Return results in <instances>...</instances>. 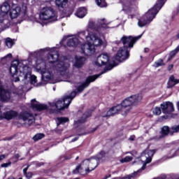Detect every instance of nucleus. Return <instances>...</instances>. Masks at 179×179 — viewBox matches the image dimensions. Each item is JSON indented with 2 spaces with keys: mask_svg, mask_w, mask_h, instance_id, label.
Returning <instances> with one entry per match:
<instances>
[{
  "mask_svg": "<svg viewBox=\"0 0 179 179\" xmlns=\"http://www.w3.org/2000/svg\"><path fill=\"white\" fill-rule=\"evenodd\" d=\"M134 158L132 157L127 156L124 158L120 160V163H128L132 162Z\"/></svg>",
  "mask_w": 179,
  "mask_h": 179,
  "instance_id": "c9c22d12",
  "label": "nucleus"
},
{
  "mask_svg": "<svg viewBox=\"0 0 179 179\" xmlns=\"http://www.w3.org/2000/svg\"><path fill=\"white\" fill-rule=\"evenodd\" d=\"M10 164H12V162L4 163L1 165V167L7 168V167H9V166H10Z\"/></svg>",
  "mask_w": 179,
  "mask_h": 179,
  "instance_id": "a19ab883",
  "label": "nucleus"
},
{
  "mask_svg": "<svg viewBox=\"0 0 179 179\" xmlns=\"http://www.w3.org/2000/svg\"><path fill=\"white\" fill-rule=\"evenodd\" d=\"M76 96V91L72 92L70 95L64 96L62 99L55 100L52 103H49V108L53 111H59L61 110H65L69 107V104L72 103V100L75 99Z\"/></svg>",
  "mask_w": 179,
  "mask_h": 179,
  "instance_id": "423d86ee",
  "label": "nucleus"
},
{
  "mask_svg": "<svg viewBox=\"0 0 179 179\" xmlns=\"http://www.w3.org/2000/svg\"><path fill=\"white\" fill-rule=\"evenodd\" d=\"M2 115H1V110H0V117Z\"/></svg>",
  "mask_w": 179,
  "mask_h": 179,
  "instance_id": "6e6d98bb",
  "label": "nucleus"
},
{
  "mask_svg": "<svg viewBox=\"0 0 179 179\" xmlns=\"http://www.w3.org/2000/svg\"><path fill=\"white\" fill-rule=\"evenodd\" d=\"M19 120H23L27 125H31L34 122V116L27 112H22L18 116Z\"/></svg>",
  "mask_w": 179,
  "mask_h": 179,
  "instance_id": "2eb2a0df",
  "label": "nucleus"
},
{
  "mask_svg": "<svg viewBox=\"0 0 179 179\" xmlns=\"http://www.w3.org/2000/svg\"><path fill=\"white\" fill-rule=\"evenodd\" d=\"M113 68H114V66L113 65H110L108 67H106V71H111V69H113Z\"/></svg>",
  "mask_w": 179,
  "mask_h": 179,
  "instance_id": "79ce46f5",
  "label": "nucleus"
},
{
  "mask_svg": "<svg viewBox=\"0 0 179 179\" xmlns=\"http://www.w3.org/2000/svg\"><path fill=\"white\" fill-rule=\"evenodd\" d=\"M79 43V39L74 36L71 38H69L67 41V45L69 47H76V45Z\"/></svg>",
  "mask_w": 179,
  "mask_h": 179,
  "instance_id": "393cba45",
  "label": "nucleus"
},
{
  "mask_svg": "<svg viewBox=\"0 0 179 179\" xmlns=\"http://www.w3.org/2000/svg\"><path fill=\"white\" fill-rule=\"evenodd\" d=\"M4 58H12V54L7 55Z\"/></svg>",
  "mask_w": 179,
  "mask_h": 179,
  "instance_id": "de8ad7c7",
  "label": "nucleus"
},
{
  "mask_svg": "<svg viewBox=\"0 0 179 179\" xmlns=\"http://www.w3.org/2000/svg\"><path fill=\"white\" fill-rule=\"evenodd\" d=\"M15 159H19V157H20V155H19V154H16L15 155Z\"/></svg>",
  "mask_w": 179,
  "mask_h": 179,
  "instance_id": "8fccbe9b",
  "label": "nucleus"
},
{
  "mask_svg": "<svg viewBox=\"0 0 179 179\" xmlns=\"http://www.w3.org/2000/svg\"><path fill=\"white\" fill-rule=\"evenodd\" d=\"M142 37V35H139L137 37L129 36H123L121 38V41L122 44L124 45V47H127V48H132L134 47V44L136 43L137 40H139Z\"/></svg>",
  "mask_w": 179,
  "mask_h": 179,
  "instance_id": "f8f14e48",
  "label": "nucleus"
},
{
  "mask_svg": "<svg viewBox=\"0 0 179 179\" xmlns=\"http://www.w3.org/2000/svg\"><path fill=\"white\" fill-rule=\"evenodd\" d=\"M31 106L33 110H38L39 111H41V110H47L48 108L47 105L40 103V102L37 101L36 99L31 100Z\"/></svg>",
  "mask_w": 179,
  "mask_h": 179,
  "instance_id": "6ab92c4d",
  "label": "nucleus"
},
{
  "mask_svg": "<svg viewBox=\"0 0 179 179\" xmlns=\"http://www.w3.org/2000/svg\"><path fill=\"white\" fill-rule=\"evenodd\" d=\"M5 157H6L5 155H0V162H2V160H3V159H5Z\"/></svg>",
  "mask_w": 179,
  "mask_h": 179,
  "instance_id": "49530a36",
  "label": "nucleus"
},
{
  "mask_svg": "<svg viewBox=\"0 0 179 179\" xmlns=\"http://www.w3.org/2000/svg\"><path fill=\"white\" fill-rule=\"evenodd\" d=\"M9 10H10V4L8 2H4L0 6V30L8 29V27L10 25L9 20L6 19Z\"/></svg>",
  "mask_w": 179,
  "mask_h": 179,
  "instance_id": "6e6552de",
  "label": "nucleus"
},
{
  "mask_svg": "<svg viewBox=\"0 0 179 179\" xmlns=\"http://www.w3.org/2000/svg\"><path fill=\"white\" fill-rule=\"evenodd\" d=\"M18 179H23V178H18Z\"/></svg>",
  "mask_w": 179,
  "mask_h": 179,
  "instance_id": "13d9d810",
  "label": "nucleus"
},
{
  "mask_svg": "<svg viewBox=\"0 0 179 179\" xmlns=\"http://www.w3.org/2000/svg\"><path fill=\"white\" fill-rule=\"evenodd\" d=\"M78 159H79V157H76V160H78Z\"/></svg>",
  "mask_w": 179,
  "mask_h": 179,
  "instance_id": "4d7b16f0",
  "label": "nucleus"
},
{
  "mask_svg": "<svg viewBox=\"0 0 179 179\" xmlns=\"http://www.w3.org/2000/svg\"><path fill=\"white\" fill-rule=\"evenodd\" d=\"M3 115L6 120H12V118H15V117H17V113L16 111L10 110L6 112Z\"/></svg>",
  "mask_w": 179,
  "mask_h": 179,
  "instance_id": "b1692460",
  "label": "nucleus"
},
{
  "mask_svg": "<svg viewBox=\"0 0 179 179\" xmlns=\"http://www.w3.org/2000/svg\"><path fill=\"white\" fill-rule=\"evenodd\" d=\"M164 66V62H163V59H158L154 64L155 68H159V66Z\"/></svg>",
  "mask_w": 179,
  "mask_h": 179,
  "instance_id": "f704fd0d",
  "label": "nucleus"
},
{
  "mask_svg": "<svg viewBox=\"0 0 179 179\" xmlns=\"http://www.w3.org/2000/svg\"><path fill=\"white\" fill-rule=\"evenodd\" d=\"M129 141H135V136H131L129 138Z\"/></svg>",
  "mask_w": 179,
  "mask_h": 179,
  "instance_id": "37998d69",
  "label": "nucleus"
},
{
  "mask_svg": "<svg viewBox=\"0 0 179 179\" xmlns=\"http://www.w3.org/2000/svg\"><path fill=\"white\" fill-rule=\"evenodd\" d=\"M178 179H179V178H178Z\"/></svg>",
  "mask_w": 179,
  "mask_h": 179,
  "instance_id": "680f3d73",
  "label": "nucleus"
},
{
  "mask_svg": "<svg viewBox=\"0 0 179 179\" xmlns=\"http://www.w3.org/2000/svg\"><path fill=\"white\" fill-rule=\"evenodd\" d=\"M170 134V128L168 126H164L162 128V136H166Z\"/></svg>",
  "mask_w": 179,
  "mask_h": 179,
  "instance_id": "7c9ffc66",
  "label": "nucleus"
},
{
  "mask_svg": "<svg viewBox=\"0 0 179 179\" xmlns=\"http://www.w3.org/2000/svg\"><path fill=\"white\" fill-rule=\"evenodd\" d=\"M24 15H26V10L24 11Z\"/></svg>",
  "mask_w": 179,
  "mask_h": 179,
  "instance_id": "5fc2aeb1",
  "label": "nucleus"
},
{
  "mask_svg": "<svg viewBox=\"0 0 179 179\" xmlns=\"http://www.w3.org/2000/svg\"><path fill=\"white\" fill-rule=\"evenodd\" d=\"M111 177V175H109L108 176H106L103 179H108V178Z\"/></svg>",
  "mask_w": 179,
  "mask_h": 179,
  "instance_id": "864d4df0",
  "label": "nucleus"
},
{
  "mask_svg": "<svg viewBox=\"0 0 179 179\" xmlns=\"http://www.w3.org/2000/svg\"><path fill=\"white\" fill-rule=\"evenodd\" d=\"M177 83H179V80L174 78V76H171L168 82V87H173V86H176Z\"/></svg>",
  "mask_w": 179,
  "mask_h": 179,
  "instance_id": "a878e982",
  "label": "nucleus"
},
{
  "mask_svg": "<svg viewBox=\"0 0 179 179\" xmlns=\"http://www.w3.org/2000/svg\"><path fill=\"white\" fill-rule=\"evenodd\" d=\"M82 36H85V32H81L80 34V37H82Z\"/></svg>",
  "mask_w": 179,
  "mask_h": 179,
  "instance_id": "603ef678",
  "label": "nucleus"
},
{
  "mask_svg": "<svg viewBox=\"0 0 179 179\" xmlns=\"http://www.w3.org/2000/svg\"><path fill=\"white\" fill-rule=\"evenodd\" d=\"M142 100V96L141 95H132L127 99H125L121 103V105H117L113 106L109 110L106 112H102L101 116L103 117H111L115 114H118L120 111H124L127 113L125 108L127 107H131V106H136Z\"/></svg>",
  "mask_w": 179,
  "mask_h": 179,
  "instance_id": "7ed1b4c3",
  "label": "nucleus"
},
{
  "mask_svg": "<svg viewBox=\"0 0 179 179\" xmlns=\"http://www.w3.org/2000/svg\"><path fill=\"white\" fill-rule=\"evenodd\" d=\"M179 51V46H178L175 50H172L169 55H170V59H169V61H170L171 59V58H173V57H174L175 55H176V54Z\"/></svg>",
  "mask_w": 179,
  "mask_h": 179,
  "instance_id": "e433bc0d",
  "label": "nucleus"
},
{
  "mask_svg": "<svg viewBox=\"0 0 179 179\" xmlns=\"http://www.w3.org/2000/svg\"><path fill=\"white\" fill-rule=\"evenodd\" d=\"M134 2L135 0H124L123 2V10H129V8L134 5Z\"/></svg>",
  "mask_w": 179,
  "mask_h": 179,
  "instance_id": "5701e85b",
  "label": "nucleus"
},
{
  "mask_svg": "<svg viewBox=\"0 0 179 179\" xmlns=\"http://www.w3.org/2000/svg\"><path fill=\"white\" fill-rule=\"evenodd\" d=\"M96 131V129H94V131Z\"/></svg>",
  "mask_w": 179,
  "mask_h": 179,
  "instance_id": "bf43d9fd",
  "label": "nucleus"
},
{
  "mask_svg": "<svg viewBox=\"0 0 179 179\" xmlns=\"http://www.w3.org/2000/svg\"><path fill=\"white\" fill-rule=\"evenodd\" d=\"M76 141H78V137L74 138L71 142H76Z\"/></svg>",
  "mask_w": 179,
  "mask_h": 179,
  "instance_id": "3c124183",
  "label": "nucleus"
},
{
  "mask_svg": "<svg viewBox=\"0 0 179 179\" xmlns=\"http://www.w3.org/2000/svg\"><path fill=\"white\" fill-rule=\"evenodd\" d=\"M28 169H29V166H27V168H24L23 169V173H24V175L27 173V170Z\"/></svg>",
  "mask_w": 179,
  "mask_h": 179,
  "instance_id": "c03bdc74",
  "label": "nucleus"
},
{
  "mask_svg": "<svg viewBox=\"0 0 179 179\" xmlns=\"http://www.w3.org/2000/svg\"><path fill=\"white\" fill-rule=\"evenodd\" d=\"M177 132H179V124L177 126H173L170 129V134L173 135L174 134H176Z\"/></svg>",
  "mask_w": 179,
  "mask_h": 179,
  "instance_id": "72a5a7b5",
  "label": "nucleus"
},
{
  "mask_svg": "<svg viewBox=\"0 0 179 179\" xmlns=\"http://www.w3.org/2000/svg\"><path fill=\"white\" fill-rule=\"evenodd\" d=\"M99 23L97 31L101 34H104V33H106V30L108 29V24H110V22H107L106 19H102L99 20Z\"/></svg>",
  "mask_w": 179,
  "mask_h": 179,
  "instance_id": "a211bd4d",
  "label": "nucleus"
},
{
  "mask_svg": "<svg viewBox=\"0 0 179 179\" xmlns=\"http://www.w3.org/2000/svg\"><path fill=\"white\" fill-rule=\"evenodd\" d=\"M92 116L91 112H85L81 117H80L78 121L75 122V124H84L86 122V120L89 118V117Z\"/></svg>",
  "mask_w": 179,
  "mask_h": 179,
  "instance_id": "4be33fe9",
  "label": "nucleus"
},
{
  "mask_svg": "<svg viewBox=\"0 0 179 179\" xmlns=\"http://www.w3.org/2000/svg\"><path fill=\"white\" fill-rule=\"evenodd\" d=\"M76 179H79V178H76Z\"/></svg>",
  "mask_w": 179,
  "mask_h": 179,
  "instance_id": "052dcab7",
  "label": "nucleus"
},
{
  "mask_svg": "<svg viewBox=\"0 0 179 179\" xmlns=\"http://www.w3.org/2000/svg\"><path fill=\"white\" fill-rule=\"evenodd\" d=\"M76 15L78 17H80V19H82L87 15V10L85 7L79 8L77 10V12L76 13Z\"/></svg>",
  "mask_w": 179,
  "mask_h": 179,
  "instance_id": "412c9836",
  "label": "nucleus"
},
{
  "mask_svg": "<svg viewBox=\"0 0 179 179\" xmlns=\"http://www.w3.org/2000/svg\"><path fill=\"white\" fill-rule=\"evenodd\" d=\"M68 121H69V119H68V117H57V125L58 127L59 125H61V124H65V122H68Z\"/></svg>",
  "mask_w": 179,
  "mask_h": 179,
  "instance_id": "c756f323",
  "label": "nucleus"
},
{
  "mask_svg": "<svg viewBox=\"0 0 179 179\" xmlns=\"http://www.w3.org/2000/svg\"><path fill=\"white\" fill-rule=\"evenodd\" d=\"M87 43L81 46V52L85 55H92L94 54V47H99L103 44V41L97 34H92L85 37Z\"/></svg>",
  "mask_w": 179,
  "mask_h": 179,
  "instance_id": "20e7f679",
  "label": "nucleus"
},
{
  "mask_svg": "<svg viewBox=\"0 0 179 179\" xmlns=\"http://www.w3.org/2000/svg\"><path fill=\"white\" fill-rule=\"evenodd\" d=\"M109 59L108 55L103 53L97 57L94 64L96 66H104V65H107Z\"/></svg>",
  "mask_w": 179,
  "mask_h": 179,
  "instance_id": "dca6fc26",
  "label": "nucleus"
},
{
  "mask_svg": "<svg viewBox=\"0 0 179 179\" xmlns=\"http://www.w3.org/2000/svg\"><path fill=\"white\" fill-rule=\"evenodd\" d=\"M45 50L47 51L50 50L46 61L42 59H38L36 61L37 69L41 71L42 75V82L54 83L52 80L55 79L56 74L69 78L68 76L69 66H71L69 60L65 58L59 59V54L55 49L46 48Z\"/></svg>",
  "mask_w": 179,
  "mask_h": 179,
  "instance_id": "f257e3e1",
  "label": "nucleus"
},
{
  "mask_svg": "<svg viewBox=\"0 0 179 179\" xmlns=\"http://www.w3.org/2000/svg\"><path fill=\"white\" fill-rule=\"evenodd\" d=\"M115 58L116 61H118L119 62H122V61L128 59V58H129V50H128V46L120 48L118 50Z\"/></svg>",
  "mask_w": 179,
  "mask_h": 179,
  "instance_id": "9b49d317",
  "label": "nucleus"
},
{
  "mask_svg": "<svg viewBox=\"0 0 179 179\" xmlns=\"http://www.w3.org/2000/svg\"><path fill=\"white\" fill-rule=\"evenodd\" d=\"M144 52H149V48H145L144 49Z\"/></svg>",
  "mask_w": 179,
  "mask_h": 179,
  "instance_id": "09e8293b",
  "label": "nucleus"
},
{
  "mask_svg": "<svg viewBox=\"0 0 179 179\" xmlns=\"http://www.w3.org/2000/svg\"><path fill=\"white\" fill-rule=\"evenodd\" d=\"M164 2H166L164 0H159L155 6L149 10L143 18L138 20V24L139 27H143L144 26H146V24H148V23H150V22L155 19V16L159 13V10L162 9L163 5H164Z\"/></svg>",
  "mask_w": 179,
  "mask_h": 179,
  "instance_id": "39448f33",
  "label": "nucleus"
},
{
  "mask_svg": "<svg viewBox=\"0 0 179 179\" xmlns=\"http://www.w3.org/2000/svg\"><path fill=\"white\" fill-rule=\"evenodd\" d=\"M161 108L164 114H171L174 111V105L170 101L164 102L161 104Z\"/></svg>",
  "mask_w": 179,
  "mask_h": 179,
  "instance_id": "f3484780",
  "label": "nucleus"
},
{
  "mask_svg": "<svg viewBox=\"0 0 179 179\" xmlns=\"http://www.w3.org/2000/svg\"><path fill=\"white\" fill-rule=\"evenodd\" d=\"M141 171V170H138L131 174L127 175L124 177H117V178H115V179H134L135 178V177H136V176H138V173H139Z\"/></svg>",
  "mask_w": 179,
  "mask_h": 179,
  "instance_id": "bb28decb",
  "label": "nucleus"
},
{
  "mask_svg": "<svg viewBox=\"0 0 179 179\" xmlns=\"http://www.w3.org/2000/svg\"><path fill=\"white\" fill-rule=\"evenodd\" d=\"M15 2L16 0H13L11 3V8H10V16L11 19H16L22 13V8Z\"/></svg>",
  "mask_w": 179,
  "mask_h": 179,
  "instance_id": "ddd939ff",
  "label": "nucleus"
},
{
  "mask_svg": "<svg viewBox=\"0 0 179 179\" xmlns=\"http://www.w3.org/2000/svg\"><path fill=\"white\" fill-rule=\"evenodd\" d=\"M41 20H48V22H57V13L51 7H44L41 9L39 15Z\"/></svg>",
  "mask_w": 179,
  "mask_h": 179,
  "instance_id": "1a4fd4ad",
  "label": "nucleus"
},
{
  "mask_svg": "<svg viewBox=\"0 0 179 179\" xmlns=\"http://www.w3.org/2000/svg\"><path fill=\"white\" fill-rule=\"evenodd\" d=\"M26 61L20 62L15 60L11 63L10 73H11L12 81L19 82L20 80H30L31 85L34 86H43V83L37 84V77L31 75V69L24 64Z\"/></svg>",
  "mask_w": 179,
  "mask_h": 179,
  "instance_id": "f03ea898",
  "label": "nucleus"
},
{
  "mask_svg": "<svg viewBox=\"0 0 179 179\" xmlns=\"http://www.w3.org/2000/svg\"><path fill=\"white\" fill-rule=\"evenodd\" d=\"M26 178L27 179H31V177H33V173L31 172H28L27 173L24 174Z\"/></svg>",
  "mask_w": 179,
  "mask_h": 179,
  "instance_id": "ea45409f",
  "label": "nucleus"
},
{
  "mask_svg": "<svg viewBox=\"0 0 179 179\" xmlns=\"http://www.w3.org/2000/svg\"><path fill=\"white\" fill-rule=\"evenodd\" d=\"M96 4L100 8H106L107 6V3H106V0H95Z\"/></svg>",
  "mask_w": 179,
  "mask_h": 179,
  "instance_id": "2f4dec72",
  "label": "nucleus"
},
{
  "mask_svg": "<svg viewBox=\"0 0 179 179\" xmlns=\"http://www.w3.org/2000/svg\"><path fill=\"white\" fill-rule=\"evenodd\" d=\"M5 45L8 48H12L13 45H15V39H12L10 38H6L5 39Z\"/></svg>",
  "mask_w": 179,
  "mask_h": 179,
  "instance_id": "cd10ccee",
  "label": "nucleus"
},
{
  "mask_svg": "<svg viewBox=\"0 0 179 179\" xmlns=\"http://www.w3.org/2000/svg\"><path fill=\"white\" fill-rule=\"evenodd\" d=\"M100 76H101V74H96L94 76H89L86 79V81L77 88L78 92H79V93H82V91L85 90V89H86V87L90 85L91 82H94L95 79H97V78H99Z\"/></svg>",
  "mask_w": 179,
  "mask_h": 179,
  "instance_id": "4468645a",
  "label": "nucleus"
},
{
  "mask_svg": "<svg viewBox=\"0 0 179 179\" xmlns=\"http://www.w3.org/2000/svg\"><path fill=\"white\" fill-rule=\"evenodd\" d=\"M152 113L155 115H160L162 114V110L159 107H155L152 109Z\"/></svg>",
  "mask_w": 179,
  "mask_h": 179,
  "instance_id": "4c0bfd02",
  "label": "nucleus"
},
{
  "mask_svg": "<svg viewBox=\"0 0 179 179\" xmlns=\"http://www.w3.org/2000/svg\"><path fill=\"white\" fill-rule=\"evenodd\" d=\"M68 3V0H55V5L57 8H64Z\"/></svg>",
  "mask_w": 179,
  "mask_h": 179,
  "instance_id": "c85d7f7f",
  "label": "nucleus"
},
{
  "mask_svg": "<svg viewBox=\"0 0 179 179\" xmlns=\"http://www.w3.org/2000/svg\"><path fill=\"white\" fill-rule=\"evenodd\" d=\"M96 167H97V160L96 159L90 158L85 159L73 171V174L86 176V174H89V173L93 171Z\"/></svg>",
  "mask_w": 179,
  "mask_h": 179,
  "instance_id": "0eeeda50",
  "label": "nucleus"
},
{
  "mask_svg": "<svg viewBox=\"0 0 179 179\" xmlns=\"http://www.w3.org/2000/svg\"><path fill=\"white\" fill-rule=\"evenodd\" d=\"M156 153V150L147 149L141 153V162H143V165L141 167V170L146 169V164H149L152 162V158Z\"/></svg>",
  "mask_w": 179,
  "mask_h": 179,
  "instance_id": "9d476101",
  "label": "nucleus"
},
{
  "mask_svg": "<svg viewBox=\"0 0 179 179\" xmlns=\"http://www.w3.org/2000/svg\"><path fill=\"white\" fill-rule=\"evenodd\" d=\"M85 62H86L85 57H80V56H76L73 66L76 68H82V66L85 65Z\"/></svg>",
  "mask_w": 179,
  "mask_h": 179,
  "instance_id": "aec40b11",
  "label": "nucleus"
},
{
  "mask_svg": "<svg viewBox=\"0 0 179 179\" xmlns=\"http://www.w3.org/2000/svg\"><path fill=\"white\" fill-rule=\"evenodd\" d=\"M45 135L44 134H36L33 138V141H34L35 142H37V141H40L41 139H43V138H44Z\"/></svg>",
  "mask_w": 179,
  "mask_h": 179,
  "instance_id": "473e14b6",
  "label": "nucleus"
},
{
  "mask_svg": "<svg viewBox=\"0 0 179 179\" xmlns=\"http://www.w3.org/2000/svg\"><path fill=\"white\" fill-rule=\"evenodd\" d=\"M173 68H174V65H173V64L169 65L168 66V71L173 69Z\"/></svg>",
  "mask_w": 179,
  "mask_h": 179,
  "instance_id": "a18cd8bd",
  "label": "nucleus"
},
{
  "mask_svg": "<svg viewBox=\"0 0 179 179\" xmlns=\"http://www.w3.org/2000/svg\"><path fill=\"white\" fill-rule=\"evenodd\" d=\"M106 156V152L104 151H101L99 154L98 155L97 159L100 160L101 159H103Z\"/></svg>",
  "mask_w": 179,
  "mask_h": 179,
  "instance_id": "58836bf2",
  "label": "nucleus"
}]
</instances>
